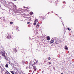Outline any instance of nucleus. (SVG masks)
Here are the masks:
<instances>
[{"label": "nucleus", "instance_id": "nucleus-13", "mask_svg": "<svg viewBox=\"0 0 74 74\" xmlns=\"http://www.w3.org/2000/svg\"><path fill=\"white\" fill-rule=\"evenodd\" d=\"M5 67H6L7 68L8 67V64H6L5 65Z\"/></svg>", "mask_w": 74, "mask_h": 74}, {"label": "nucleus", "instance_id": "nucleus-19", "mask_svg": "<svg viewBox=\"0 0 74 74\" xmlns=\"http://www.w3.org/2000/svg\"><path fill=\"white\" fill-rule=\"evenodd\" d=\"M33 25H36V23H33Z\"/></svg>", "mask_w": 74, "mask_h": 74}, {"label": "nucleus", "instance_id": "nucleus-5", "mask_svg": "<svg viewBox=\"0 0 74 74\" xmlns=\"http://www.w3.org/2000/svg\"><path fill=\"white\" fill-rule=\"evenodd\" d=\"M50 37H47V40L48 41H49V40H50Z\"/></svg>", "mask_w": 74, "mask_h": 74}, {"label": "nucleus", "instance_id": "nucleus-3", "mask_svg": "<svg viewBox=\"0 0 74 74\" xmlns=\"http://www.w3.org/2000/svg\"><path fill=\"white\" fill-rule=\"evenodd\" d=\"M35 22H38V23H38V19H36L34 21Z\"/></svg>", "mask_w": 74, "mask_h": 74}, {"label": "nucleus", "instance_id": "nucleus-29", "mask_svg": "<svg viewBox=\"0 0 74 74\" xmlns=\"http://www.w3.org/2000/svg\"><path fill=\"white\" fill-rule=\"evenodd\" d=\"M43 72H44V71H43V72H42V73H43Z\"/></svg>", "mask_w": 74, "mask_h": 74}, {"label": "nucleus", "instance_id": "nucleus-16", "mask_svg": "<svg viewBox=\"0 0 74 74\" xmlns=\"http://www.w3.org/2000/svg\"><path fill=\"white\" fill-rule=\"evenodd\" d=\"M67 29L68 30H69V31H70V30H71V29H70V28H67Z\"/></svg>", "mask_w": 74, "mask_h": 74}, {"label": "nucleus", "instance_id": "nucleus-27", "mask_svg": "<svg viewBox=\"0 0 74 74\" xmlns=\"http://www.w3.org/2000/svg\"><path fill=\"white\" fill-rule=\"evenodd\" d=\"M24 8H25V6H24Z\"/></svg>", "mask_w": 74, "mask_h": 74}, {"label": "nucleus", "instance_id": "nucleus-20", "mask_svg": "<svg viewBox=\"0 0 74 74\" xmlns=\"http://www.w3.org/2000/svg\"><path fill=\"white\" fill-rule=\"evenodd\" d=\"M53 69H54V70H56V69H55V67H54L53 68Z\"/></svg>", "mask_w": 74, "mask_h": 74}, {"label": "nucleus", "instance_id": "nucleus-11", "mask_svg": "<svg viewBox=\"0 0 74 74\" xmlns=\"http://www.w3.org/2000/svg\"><path fill=\"white\" fill-rule=\"evenodd\" d=\"M36 27L38 28V27H39V25L38 24L36 25Z\"/></svg>", "mask_w": 74, "mask_h": 74}, {"label": "nucleus", "instance_id": "nucleus-25", "mask_svg": "<svg viewBox=\"0 0 74 74\" xmlns=\"http://www.w3.org/2000/svg\"><path fill=\"white\" fill-rule=\"evenodd\" d=\"M47 37H49V36H47Z\"/></svg>", "mask_w": 74, "mask_h": 74}, {"label": "nucleus", "instance_id": "nucleus-1", "mask_svg": "<svg viewBox=\"0 0 74 74\" xmlns=\"http://www.w3.org/2000/svg\"><path fill=\"white\" fill-rule=\"evenodd\" d=\"M1 53L2 54V56H3L5 58L6 56H5V52H4V51L2 52H1Z\"/></svg>", "mask_w": 74, "mask_h": 74}, {"label": "nucleus", "instance_id": "nucleus-24", "mask_svg": "<svg viewBox=\"0 0 74 74\" xmlns=\"http://www.w3.org/2000/svg\"><path fill=\"white\" fill-rule=\"evenodd\" d=\"M64 6H63V8H64Z\"/></svg>", "mask_w": 74, "mask_h": 74}, {"label": "nucleus", "instance_id": "nucleus-26", "mask_svg": "<svg viewBox=\"0 0 74 74\" xmlns=\"http://www.w3.org/2000/svg\"><path fill=\"white\" fill-rule=\"evenodd\" d=\"M7 37H8V36Z\"/></svg>", "mask_w": 74, "mask_h": 74}, {"label": "nucleus", "instance_id": "nucleus-18", "mask_svg": "<svg viewBox=\"0 0 74 74\" xmlns=\"http://www.w3.org/2000/svg\"><path fill=\"white\" fill-rule=\"evenodd\" d=\"M10 24H13V22H10Z\"/></svg>", "mask_w": 74, "mask_h": 74}, {"label": "nucleus", "instance_id": "nucleus-10", "mask_svg": "<svg viewBox=\"0 0 74 74\" xmlns=\"http://www.w3.org/2000/svg\"><path fill=\"white\" fill-rule=\"evenodd\" d=\"M36 65V63L35 62H34L33 64L32 65V66H35Z\"/></svg>", "mask_w": 74, "mask_h": 74}, {"label": "nucleus", "instance_id": "nucleus-28", "mask_svg": "<svg viewBox=\"0 0 74 74\" xmlns=\"http://www.w3.org/2000/svg\"><path fill=\"white\" fill-rule=\"evenodd\" d=\"M9 74H10V73H9Z\"/></svg>", "mask_w": 74, "mask_h": 74}, {"label": "nucleus", "instance_id": "nucleus-21", "mask_svg": "<svg viewBox=\"0 0 74 74\" xmlns=\"http://www.w3.org/2000/svg\"><path fill=\"white\" fill-rule=\"evenodd\" d=\"M30 23V22H27V24H29V23Z\"/></svg>", "mask_w": 74, "mask_h": 74}, {"label": "nucleus", "instance_id": "nucleus-8", "mask_svg": "<svg viewBox=\"0 0 74 74\" xmlns=\"http://www.w3.org/2000/svg\"><path fill=\"white\" fill-rule=\"evenodd\" d=\"M52 64V62H49L47 63V64H48L49 65V64Z\"/></svg>", "mask_w": 74, "mask_h": 74}, {"label": "nucleus", "instance_id": "nucleus-23", "mask_svg": "<svg viewBox=\"0 0 74 74\" xmlns=\"http://www.w3.org/2000/svg\"><path fill=\"white\" fill-rule=\"evenodd\" d=\"M61 74H63V73H61Z\"/></svg>", "mask_w": 74, "mask_h": 74}, {"label": "nucleus", "instance_id": "nucleus-9", "mask_svg": "<svg viewBox=\"0 0 74 74\" xmlns=\"http://www.w3.org/2000/svg\"><path fill=\"white\" fill-rule=\"evenodd\" d=\"M30 15H33V12H30Z\"/></svg>", "mask_w": 74, "mask_h": 74}, {"label": "nucleus", "instance_id": "nucleus-15", "mask_svg": "<svg viewBox=\"0 0 74 74\" xmlns=\"http://www.w3.org/2000/svg\"><path fill=\"white\" fill-rule=\"evenodd\" d=\"M21 52H24V51L22 49L21 50Z\"/></svg>", "mask_w": 74, "mask_h": 74}, {"label": "nucleus", "instance_id": "nucleus-2", "mask_svg": "<svg viewBox=\"0 0 74 74\" xmlns=\"http://www.w3.org/2000/svg\"><path fill=\"white\" fill-rule=\"evenodd\" d=\"M33 69H34V71H36V70H37V68H36V67L34 66H33Z\"/></svg>", "mask_w": 74, "mask_h": 74}, {"label": "nucleus", "instance_id": "nucleus-6", "mask_svg": "<svg viewBox=\"0 0 74 74\" xmlns=\"http://www.w3.org/2000/svg\"><path fill=\"white\" fill-rule=\"evenodd\" d=\"M13 52H15L16 53L17 52H18V51H17V50H16V49H15L13 51Z\"/></svg>", "mask_w": 74, "mask_h": 74}, {"label": "nucleus", "instance_id": "nucleus-22", "mask_svg": "<svg viewBox=\"0 0 74 74\" xmlns=\"http://www.w3.org/2000/svg\"><path fill=\"white\" fill-rule=\"evenodd\" d=\"M1 59V56H0V59Z\"/></svg>", "mask_w": 74, "mask_h": 74}, {"label": "nucleus", "instance_id": "nucleus-7", "mask_svg": "<svg viewBox=\"0 0 74 74\" xmlns=\"http://www.w3.org/2000/svg\"><path fill=\"white\" fill-rule=\"evenodd\" d=\"M54 42V40H52L50 41L51 43H53Z\"/></svg>", "mask_w": 74, "mask_h": 74}, {"label": "nucleus", "instance_id": "nucleus-12", "mask_svg": "<svg viewBox=\"0 0 74 74\" xmlns=\"http://www.w3.org/2000/svg\"><path fill=\"white\" fill-rule=\"evenodd\" d=\"M55 38L56 39V40L57 41H58V40H59V39H58V38L57 37Z\"/></svg>", "mask_w": 74, "mask_h": 74}, {"label": "nucleus", "instance_id": "nucleus-14", "mask_svg": "<svg viewBox=\"0 0 74 74\" xmlns=\"http://www.w3.org/2000/svg\"><path fill=\"white\" fill-rule=\"evenodd\" d=\"M11 72L12 74H14V72L12 71H11Z\"/></svg>", "mask_w": 74, "mask_h": 74}, {"label": "nucleus", "instance_id": "nucleus-4", "mask_svg": "<svg viewBox=\"0 0 74 74\" xmlns=\"http://www.w3.org/2000/svg\"><path fill=\"white\" fill-rule=\"evenodd\" d=\"M65 48L64 47V49H66V50H68V47H67V46H65Z\"/></svg>", "mask_w": 74, "mask_h": 74}, {"label": "nucleus", "instance_id": "nucleus-17", "mask_svg": "<svg viewBox=\"0 0 74 74\" xmlns=\"http://www.w3.org/2000/svg\"><path fill=\"white\" fill-rule=\"evenodd\" d=\"M48 60H50V59H51V58H50V57H49L48 58Z\"/></svg>", "mask_w": 74, "mask_h": 74}]
</instances>
